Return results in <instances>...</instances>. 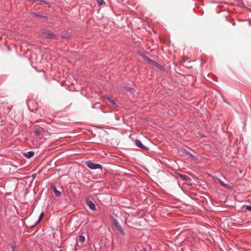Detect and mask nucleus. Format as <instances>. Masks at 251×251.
<instances>
[{
  "instance_id": "obj_1",
  "label": "nucleus",
  "mask_w": 251,
  "mask_h": 251,
  "mask_svg": "<svg viewBox=\"0 0 251 251\" xmlns=\"http://www.w3.org/2000/svg\"><path fill=\"white\" fill-rule=\"evenodd\" d=\"M42 36L46 38H49L50 39H58V36L55 34L51 33L49 30H44L42 32Z\"/></svg>"
},
{
  "instance_id": "obj_2",
  "label": "nucleus",
  "mask_w": 251,
  "mask_h": 251,
  "mask_svg": "<svg viewBox=\"0 0 251 251\" xmlns=\"http://www.w3.org/2000/svg\"><path fill=\"white\" fill-rule=\"evenodd\" d=\"M87 166L91 169H101L102 166L100 164L94 163L91 160H88L86 162Z\"/></svg>"
},
{
  "instance_id": "obj_3",
  "label": "nucleus",
  "mask_w": 251,
  "mask_h": 251,
  "mask_svg": "<svg viewBox=\"0 0 251 251\" xmlns=\"http://www.w3.org/2000/svg\"><path fill=\"white\" fill-rule=\"evenodd\" d=\"M135 145L137 147L145 150V151H148L149 150V148L144 145L141 141L139 139H136L135 141Z\"/></svg>"
},
{
  "instance_id": "obj_4",
  "label": "nucleus",
  "mask_w": 251,
  "mask_h": 251,
  "mask_svg": "<svg viewBox=\"0 0 251 251\" xmlns=\"http://www.w3.org/2000/svg\"><path fill=\"white\" fill-rule=\"evenodd\" d=\"M86 203L90 209L92 210H95L96 209L95 204L92 201L87 200L86 201Z\"/></svg>"
},
{
  "instance_id": "obj_5",
  "label": "nucleus",
  "mask_w": 251,
  "mask_h": 251,
  "mask_svg": "<svg viewBox=\"0 0 251 251\" xmlns=\"http://www.w3.org/2000/svg\"><path fill=\"white\" fill-rule=\"evenodd\" d=\"M142 57L145 61H147L149 63V64H150L151 65H154L155 64V61L151 59L149 57H148L147 56H146L145 55H143Z\"/></svg>"
},
{
  "instance_id": "obj_6",
  "label": "nucleus",
  "mask_w": 251,
  "mask_h": 251,
  "mask_svg": "<svg viewBox=\"0 0 251 251\" xmlns=\"http://www.w3.org/2000/svg\"><path fill=\"white\" fill-rule=\"evenodd\" d=\"M114 225L115 226L116 228L119 231V232L121 234H123V235L124 234V230H123L121 226H120V225L119 224V223L118 222L116 223L115 225Z\"/></svg>"
},
{
  "instance_id": "obj_7",
  "label": "nucleus",
  "mask_w": 251,
  "mask_h": 251,
  "mask_svg": "<svg viewBox=\"0 0 251 251\" xmlns=\"http://www.w3.org/2000/svg\"><path fill=\"white\" fill-rule=\"evenodd\" d=\"M179 177L183 180L189 182L191 180V178L187 176L183 175V174H179Z\"/></svg>"
},
{
  "instance_id": "obj_8",
  "label": "nucleus",
  "mask_w": 251,
  "mask_h": 251,
  "mask_svg": "<svg viewBox=\"0 0 251 251\" xmlns=\"http://www.w3.org/2000/svg\"><path fill=\"white\" fill-rule=\"evenodd\" d=\"M43 216H44V213H42L40 215L38 220L35 222V223L33 225L31 226V227L32 228V227H34L35 226H36L40 222V221H41V220L42 219V218H43Z\"/></svg>"
},
{
  "instance_id": "obj_9",
  "label": "nucleus",
  "mask_w": 251,
  "mask_h": 251,
  "mask_svg": "<svg viewBox=\"0 0 251 251\" xmlns=\"http://www.w3.org/2000/svg\"><path fill=\"white\" fill-rule=\"evenodd\" d=\"M53 191L55 194V195L56 196V197H60L61 195V192H60L59 191H58L55 187H53Z\"/></svg>"
},
{
  "instance_id": "obj_10",
  "label": "nucleus",
  "mask_w": 251,
  "mask_h": 251,
  "mask_svg": "<svg viewBox=\"0 0 251 251\" xmlns=\"http://www.w3.org/2000/svg\"><path fill=\"white\" fill-rule=\"evenodd\" d=\"M34 154V153L32 151H29L25 154V156H26L28 158H30L32 157Z\"/></svg>"
},
{
  "instance_id": "obj_11",
  "label": "nucleus",
  "mask_w": 251,
  "mask_h": 251,
  "mask_svg": "<svg viewBox=\"0 0 251 251\" xmlns=\"http://www.w3.org/2000/svg\"><path fill=\"white\" fill-rule=\"evenodd\" d=\"M61 37L63 39H65V38H70V35L67 32H65V33H63L61 35Z\"/></svg>"
},
{
  "instance_id": "obj_12",
  "label": "nucleus",
  "mask_w": 251,
  "mask_h": 251,
  "mask_svg": "<svg viewBox=\"0 0 251 251\" xmlns=\"http://www.w3.org/2000/svg\"><path fill=\"white\" fill-rule=\"evenodd\" d=\"M217 179L221 185H222V186H224L226 188L228 187V185L224 183V182L222 180H221L219 178H217Z\"/></svg>"
},
{
  "instance_id": "obj_13",
  "label": "nucleus",
  "mask_w": 251,
  "mask_h": 251,
  "mask_svg": "<svg viewBox=\"0 0 251 251\" xmlns=\"http://www.w3.org/2000/svg\"><path fill=\"white\" fill-rule=\"evenodd\" d=\"M41 130L40 129H37L35 130L34 134L36 136H39V135H41Z\"/></svg>"
},
{
  "instance_id": "obj_14",
  "label": "nucleus",
  "mask_w": 251,
  "mask_h": 251,
  "mask_svg": "<svg viewBox=\"0 0 251 251\" xmlns=\"http://www.w3.org/2000/svg\"><path fill=\"white\" fill-rule=\"evenodd\" d=\"M85 237L83 236V235H79V241L81 242V243H83L85 241Z\"/></svg>"
},
{
  "instance_id": "obj_15",
  "label": "nucleus",
  "mask_w": 251,
  "mask_h": 251,
  "mask_svg": "<svg viewBox=\"0 0 251 251\" xmlns=\"http://www.w3.org/2000/svg\"><path fill=\"white\" fill-rule=\"evenodd\" d=\"M30 14L31 15H34V16H38V17H42V18H43L44 17V16L39 13H35V12H31L30 13Z\"/></svg>"
},
{
  "instance_id": "obj_16",
  "label": "nucleus",
  "mask_w": 251,
  "mask_h": 251,
  "mask_svg": "<svg viewBox=\"0 0 251 251\" xmlns=\"http://www.w3.org/2000/svg\"><path fill=\"white\" fill-rule=\"evenodd\" d=\"M107 99L108 100V101L109 102H110L112 104H113V105H115L116 104V102H115V100H113L111 99L110 98L107 97Z\"/></svg>"
},
{
  "instance_id": "obj_17",
  "label": "nucleus",
  "mask_w": 251,
  "mask_h": 251,
  "mask_svg": "<svg viewBox=\"0 0 251 251\" xmlns=\"http://www.w3.org/2000/svg\"><path fill=\"white\" fill-rule=\"evenodd\" d=\"M110 219L112 220L113 225H115L116 223H118V222L115 219L114 216H111Z\"/></svg>"
},
{
  "instance_id": "obj_18",
  "label": "nucleus",
  "mask_w": 251,
  "mask_h": 251,
  "mask_svg": "<svg viewBox=\"0 0 251 251\" xmlns=\"http://www.w3.org/2000/svg\"><path fill=\"white\" fill-rule=\"evenodd\" d=\"M127 91H129L131 93H133V89L131 88V87H125Z\"/></svg>"
},
{
  "instance_id": "obj_19",
  "label": "nucleus",
  "mask_w": 251,
  "mask_h": 251,
  "mask_svg": "<svg viewBox=\"0 0 251 251\" xmlns=\"http://www.w3.org/2000/svg\"><path fill=\"white\" fill-rule=\"evenodd\" d=\"M97 2L99 5H102L104 3V1L103 0H97Z\"/></svg>"
},
{
  "instance_id": "obj_20",
  "label": "nucleus",
  "mask_w": 251,
  "mask_h": 251,
  "mask_svg": "<svg viewBox=\"0 0 251 251\" xmlns=\"http://www.w3.org/2000/svg\"><path fill=\"white\" fill-rule=\"evenodd\" d=\"M246 208L248 211H251V206H250V205L246 206Z\"/></svg>"
},
{
  "instance_id": "obj_21",
  "label": "nucleus",
  "mask_w": 251,
  "mask_h": 251,
  "mask_svg": "<svg viewBox=\"0 0 251 251\" xmlns=\"http://www.w3.org/2000/svg\"><path fill=\"white\" fill-rule=\"evenodd\" d=\"M12 251H16V248H15V247H13H13H12Z\"/></svg>"
},
{
  "instance_id": "obj_22",
  "label": "nucleus",
  "mask_w": 251,
  "mask_h": 251,
  "mask_svg": "<svg viewBox=\"0 0 251 251\" xmlns=\"http://www.w3.org/2000/svg\"><path fill=\"white\" fill-rule=\"evenodd\" d=\"M187 154L189 155L190 156H193V155H192V154L190 153V152H187Z\"/></svg>"
},
{
  "instance_id": "obj_23",
  "label": "nucleus",
  "mask_w": 251,
  "mask_h": 251,
  "mask_svg": "<svg viewBox=\"0 0 251 251\" xmlns=\"http://www.w3.org/2000/svg\"><path fill=\"white\" fill-rule=\"evenodd\" d=\"M116 120H119V117H118L117 118H116Z\"/></svg>"
}]
</instances>
